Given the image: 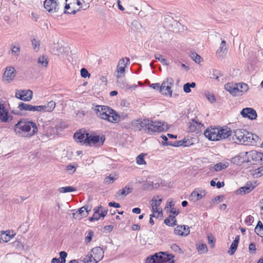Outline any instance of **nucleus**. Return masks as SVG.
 <instances>
[{"mask_svg":"<svg viewBox=\"0 0 263 263\" xmlns=\"http://www.w3.org/2000/svg\"><path fill=\"white\" fill-rule=\"evenodd\" d=\"M14 130L19 136L30 138L37 133L38 128L35 122L23 119L14 125Z\"/></svg>","mask_w":263,"mask_h":263,"instance_id":"nucleus-1","label":"nucleus"},{"mask_svg":"<svg viewBox=\"0 0 263 263\" xmlns=\"http://www.w3.org/2000/svg\"><path fill=\"white\" fill-rule=\"evenodd\" d=\"M94 112L98 117L111 123L119 122L120 120V115L107 106L97 105Z\"/></svg>","mask_w":263,"mask_h":263,"instance_id":"nucleus-2","label":"nucleus"},{"mask_svg":"<svg viewBox=\"0 0 263 263\" xmlns=\"http://www.w3.org/2000/svg\"><path fill=\"white\" fill-rule=\"evenodd\" d=\"M231 134L232 130L227 126L208 128L204 132L205 137L211 141H219L228 138Z\"/></svg>","mask_w":263,"mask_h":263,"instance_id":"nucleus-3","label":"nucleus"},{"mask_svg":"<svg viewBox=\"0 0 263 263\" xmlns=\"http://www.w3.org/2000/svg\"><path fill=\"white\" fill-rule=\"evenodd\" d=\"M55 103L53 101L49 102L47 105L34 106L30 104L20 102L18 105V108L22 111H47L51 112L53 110L55 107Z\"/></svg>","mask_w":263,"mask_h":263,"instance_id":"nucleus-4","label":"nucleus"},{"mask_svg":"<svg viewBox=\"0 0 263 263\" xmlns=\"http://www.w3.org/2000/svg\"><path fill=\"white\" fill-rule=\"evenodd\" d=\"M234 133L235 136L239 142L246 145L252 144L253 141H255L254 136L257 137L256 135L254 136L252 133H249L244 129H237Z\"/></svg>","mask_w":263,"mask_h":263,"instance_id":"nucleus-5","label":"nucleus"},{"mask_svg":"<svg viewBox=\"0 0 263 263\" xmlns=\"http://www.w3.org/2000/svg\"><path fill=\"white\" fill-rule=\"evenodd\" d=\"M145 263H174V261L170 260L167 255L161 252L148 257L146 259Z\"/></svg>","mask_w":263,"mask_h":263,"instance_id":"nucleus-6","label":"nucleus"},{"mask_svg":"<svg viewBox=\"0 0 263 263\" xmlns=\"http://www.w3.org/2000/svg\"><path fill=\"white\" fill-rule=\"evenodd\" d=\"M168 129L167 124L161 121H152L149 120L147 132L152 134L154 132H161Z\"/></svg>","mask_w":263,"mask_h":263,"instance_id":"nucleus-7","label":"nucleus"},{"mask_svg":"<svg viewBox=\"0 0 263 263\" xmlns=\"http://www.w3.org/2000/svg\"><path fill=\"white\" fill-rule=\"evenodd\" d=\"M174 83V81L172 78H167L162 82L160 86V92L162 94L172 96V90L171 88Z\"/></svg>","mask_w":263,"mask_h":263,"instance_id":"nucleus-8","label":"nucleus"},{"mask_svg":"<svg viewBox=\"0 0 263 263\" xmlns=\"http://www.w3.org/2000/svg\"><path fill=\"white\" fill-rule=\"evenodd\" d=\"M159 196H154L152 199L150 201V204L152 206V211L153 213H157V217L162 215V209L159 208V206L161 204L162 199L159 198Z\"/></svg>","mask_w":263,"mask_h":263,"instance_id":"nucleus-9","label":"nucleus"},{"mask_svg":"<svg viewBox=\"0 0 263 263\" xmlns=\"http://www.w3.org/2000/svg\"><path fill=\"white\" fill-rule=\"evenodd\" d=\"M44 6L49 12L55 13L59 10L60 3L57 0H45Z\"/></svg>","mask_w":263,"mask_h":263,"instance_id":"nucleus-10","label":"nucleus"},{"mask_svg":"<svg viewBox=\"0 0 263 263\" xmlns=\"http://www.w3.org/2000/svg\"><path fill=\"white\" fill-rule=\"evenodd\" d=\"M33 92L30 90H17L15 92V97L24 101H29L32 98Z\"/></svg>","mask_w":263,"mask_h":263,"instance_id":"nucleus-11","label":"nucleus"},{"mask_svg":"<svg viewBox=\"0 0 263 263\" xmlns=\"http://www.w3.org/2000/svg\"><path fill=\"white\" fill-rule=\"evenodd\" d=\"M188 128L190 132L199 133L204 128V126L199 121L196 119H193L190 122Z\"/></svg>","mask_w":263,"mask_h":263,"instance_id":"nucleus-12","label":"nucleus"},{"mask_svg":"<svg viewBox=\"0 0 263 263\" xmlns=\"http://www.w3.org/2000/svg\"><path fill=\"white\" fill-rule=\"evenodd\" d=\"M13 117L9 115L8 111L5 109L4 105L0 102V120L2 122H8L11 121Z\"/></svg>","mask_w":263,"mask_h":263,"instance_id":"nucleus-13","label":"nucleus"},{"mask_svg":"<svg viewBox=\"0 0 263 263\" xmlns=\"http://www.w3.org/2000/svg\"><path fill=\"white\" fill-rule=\"evenodd\" d=\"M88 139L87 140V144L89 145H93L94 146H101L103 145L105 138L103 139L101 137L100 139L99 136L90 135H88Z\"/></svg>","mask_w":263,"mask_h":263,"instance_id":"nucleus-14","label":"nucleus"},{"mask_svg":"<svg viewBox=\"0 0 263 263\" xmlns=\"http://www.w3.org/2000/svg\"><path fill=\"white\" fill-rule=\"evenodd\" d=\"M88 135V133H86L85 130L81 129L74 134L73 137L78 142L87 143V140L89 138Z\"/></svg>","mask_w":263,"mask_h":263,"instance_id":"nucleus-15","label":"nucleus"},{"mask_svg":"<svg viewBox=\"0 0 263 263\" xmlns=\"http://www.w3.org/2000/svg\"><path fill=\"white\" fill-rule=\"evenodd\" d=\"M15 69L13 67H8L6 68L3 77V80L6 81L7 82H10L15 77Z\"/></svg>","mask_w":263,"mask_h":263,"instance_id":"nucleus-16","label":"nucleus"},{"mask_svg":"<svg viewBox=\"0 0 263 263\" xmlns=\"http://www.w3.org/2000/svg\"><path fill=\"white\" fill-rule=\"evenodd\" d=\"M240 114L243 117L248 118L251 120L256 119L257 117L256 111L252 108H243Z\"/></svg>","mask_w":263,"mask_h":263,"instance_id":"nucleus-17","label":"nucleus"},{"mask_svg":"<svg viewBox=\"0 0 263 263\" xmlns=\"http://www.w3.org/2000/svg\"><path fill=\"white\" fill-rule=\"evenodd\" d=\"M224 88L233 96L240 95L239 94V89L237 84L228 83L224 85Z\"/></svg>","mask_w":263,"mask_h":263,"instance_id":"nucleus-18","label":"nucleus"},{"mask_svg":"<svg viewBox=\"0 0 263 263\" xmlns=\"http://www.w3.org/2000/svg\"><path fill=\"white\" fill-rule=\"evenodd\" d=\"M249 156L254 161L257 163H263V154L256 151L248 152Z\"/></svg>","mask_w":263,"mask_h":263,"instance_id":"nucleus-19","label":"nucleus"},{"mask_svg":"<svg viewBox=\"0 0 263 263\" xmlns=\"http://www.w3.org/2000/svg\"><path fill=\"white\" fill-rule=\"evenodd\" d=\"M227 52L226 46V42L224 40L221 41L220 47L216 52L217 57L220 60H222L225 57Z\"/></svg>","mask_w":263,"mask_h":263,"instance_id":"nucleus-20","label":"nucleus"},{"mask_svg":"<svg viewBox=\"0 0 263 263\" xmlns=\"http://www.w3.org/2000/svg\"><path fill=\"white\" fill-rule=\"evenodd\" d=\"M248 154V152L241 153L238 155L231 159V162L234 164L240 165L246 161L245 157Z\"/></svg>","mask_w":263,"mask_h":263,"instance_id":"nucleus-21","label":"nucleus"},{"mask_svg":"<svg viewBox=\"0 0 263 263\" xmlns=\"http://www.w3.org/2000/svg\"><path fill=\"white\" fill-rule=\"evenodd\" d=\"M148 119H139L136 121L135 127L139 130H144L147 132V127L148 125Z\"/></svg>","mask_w":263,"mask_h":263,"instance_id":"nucleus-22","label":"nucleus"},{"mask_svg":"<svg viewBox=\"0 0 263 263\" xmlns=\"http://www.w3.org/2000/svg\"><path fill=\"white\" fill-rule=\"evenodd\" d=\"M176 235L187 236L190 233L189 227L186 226H178L174 230Z\"/></svg>","mask_w":263,"mask_h":263,"instance_id":"nucleus-23","label":"nucleus"},{"mask_svg":"<svg viewBox=\"0 0 263 263\" xmlns=\"http://www.w3.org/2000/svg\"><path fill=\"white\" fill-rule=\"evenodd\" d=\"M91 253L94 258L98 262L100 261L104 257V251L103 249L100 247H95L91 250Z\"/></svg>","mask_w":263,"mask_h":263,"instance_id":"nucleus-24","label":"nucleus"},{"mask_svg":"<svg viewBox=\"0 0 263 263\" xmlns=\"http://www.w3.org/2000/svg\"><path fill=\"white\" fill-rule=\"evenodd\" d=\"M254 188V186H253L251 184H247L245 186L240 187L239 190L237 191V194H246L249 193Z\"/></svg>","mask_w":263,"mask_h":263,"instance_id":"nucleus-25","label":"nucleus"},{"mask_svg":"<svg viewBox=\"0 0 263 263\" xmlns=\"http://www.w3.org/2000/svg\"><path fill=\"white\" fill-rule=\"evenodd\" d=\"M239 241V236H237L231 245L230 250L228 251L230 255H233L236 251Z\"/></svg>","mask_w":263,"mask_h":263,"instance_id":"nucleus-26","label":"nucleus"},{"mask_svg":"<svg viewBox=\"0 0 263 263\" xmlns=\"http://www.w3.org/2000/svg\"><path fill=\"white\" fill-rule=\"evenodd\" d=\"M133 191V188L128 186H126L122 190L118 191L117 193L116 196L118 197L123 196L125 197L127 195Z\"/></svg>","mask_w":263,"mask_h":263,"instance_id":"nucleus-27","label":"nucleus"},{"mask_svg":"<svg viewBox=\"0 0 263 263\" xmlns=\"http://www.w3.org/2000/svg\"><path fill=\"white\" fill-rule=\"evenodd\" d=\"M100 208H102V206L100 205L99 206L94 209L95 212L92 217L89 218V221H92L93 220H98L101 217H102L100 214Z\"/></svg>","mask_w":263,"mask_h":263,"instance_id":"nucleus-28","label":"nucleus"},{"mask_svg":"<svg viewBox=\"0 0 263 263\" xmlns=\"http://www.w3.org/2000/svg\"><path fill=\"white\" fill-rule=\"evenodd\" d=\"M164 222L168 226L173 227L176 225L177 220L175 216L170 215L168 218L164 220Z\"/></svg>","mask_w":263,"mask_h":263,"instance_id":"nucleus-29","label":"nucleus"},{"mask_svg":"<svg viewBox=\"0 0 263 263\" xmlns=\"http://www.w3.org/2000/svg\"><path fill=\"white\" fill-rule=\"evenodd\" d=\"M64 47L60 44L58 43L54 45L53 52L55 54H62L64 52Z\"/></svg>","mask_w":263,"mask_h":263,"instance_id":"nucleus-30","label":"nucleus"},{"mask_svg":"<svg viewBox=\"0 0 263 263\" xmlns=\"http://www.w3.org/2000/svg\"><path fill=\"white\" fill-rule=\"evenodd\" d=\"M202 197V195L200 194L198 192L194 191L191 194L189 197V199L190 200H192L193 201H196Z\"/></svg>","mask_w":263,"mask_h":263,"instance_id":"nucleus-31","label":"nucleus"},{"mask_svg":"<svg viewBox=\"0 0 263 263\" xmlns=\"http://www.w3.org/2000/svg\"><path fill=\"white\" fill-rule=\"evenodd\" d=\"M118 178L117 175L110 174L108 176L106 177L104 179V183L106 184L112 183Z\"/></svg>","mask_w":263,"mask_h":263,"instance_id":"nucleus-32","label":"nucleus"},{"mask_svg":"<svg viewBox=\"0 0 263 263\" xmlns=\"http://www.w3.org/2000/svg\"><path fill=\"white\" fill-rule=\"evenodd\" d=\"M11 51L12 54L18 57L20 53V47L18 45L12 44L11 46Z\"/></svg>","mask_w":263,"mask_h":263,"instance_id":"nucleus-33","label":"nucleus"},{"mask_svg":"<svg viewBox=\"0 0 263 263\" xmlns=\"http://www.w3.org/2000/svg\"><path fill=\"white\" fill-rule=\"evenodd\" d=\"M31 41L34 50L36 52L39 51L40 48V41L35 38L31 39Z\"/></svg>","mask_w":263,"mask_h":263,"instance_id":"nucleus-34","label":"nucleus"},{"mask_svg":"<svg viewBox=\"0 0 263 263\" xmlns=\"http://www.w3.org/2000/svg\"><path fill=\"white\" fill-rule=\"evenodd\" d=\"M196 86L195 82L187 83L183 85V90L186 93H189L191 91V88H194Z\"/></svg>","mask_w":263,"mask_h":263,"instance_id":"nucleus-35","label":"nucleus"},{"mask_svg":"<svg viewBox=\"0 0 263 263\" xmlns=\"http://www.w3.org/2000/svg\"><path fill=\"white\" fill-rule=\"evenodd\" d=\"M120 87L126 90L135 89L137 87L136 84H128L126 82H122L120 85Z\"/></svg>","mask_w":263,"mask_h":263,"instance_id":"nucleus-36","label":"nucleus"},{"mask_svg":"<svg viewBox=\"0 0 263 263\" xmlns=\"http://www.w3.org/2000/svg\"><path fill=\"white\" fill-rule=\"evenodd\" d=\"M71 6H72V3L69 2L68 3H66V5L65 6V11H64L65 13H68V14H75L77 11L79 10H70Z\"/></svg>","mask_w":263,"mask_h":263,"instance_id":"nucleus-37","label":"nucleus"},{"mask_svg":"<svg viewBox=\"0 0 263 263\" xmlns=\"http://www.w3.org/2000/svg\"><path fill=\"white\" fill-rule=\"evenodd\" d=\"M237 86L239 89V94L241 92H245L248 90V85L244 83H240L237 84Z\"/></svg>","mask_w":263,"mask_h":263,"instance_id":"nucleus-38","label":"nucleus"},{"mask_svg":"<svg viewBox=\"0 0 263 263\" xmlns=\"http://www.w3.org/2000/svg\"><path fill=\"white\" fill-rule=\"evenodd\" d=\"M13 236V235H10V232L7 234L4 233L1 236V242H7L10 241Z\"/></svg>","mask_w":263,"mask_h":263,"instance_id":"nucleus-39","label":"nucleus"},{"mask_svg":"<svg viewBox=\"0 0 263 263\" xmlns=\"http://www.w3.org/2000/svg\"><path fill=\"white\" fill-rule=\"evenodd\" d=\"M84 262L85 263H97L98 261L96 260L94 258L92 254H91L90 255H87L84 258Z\"/></svg>","mask_w":263,"mask_h":263,"instance_id":"nucleus-40","label":"nucleus"},{"mask_svg":"<svg viewBox=\"0 0 263 263\" xmlns=\"http://www.w3.org/2000/svg\"><path fill=\"white\" fill-rule=\"evenodd\" d=\"M155 58L156 60L159 61L164 65L167 66L169 64L167 60L164 58H163L162 55L159 53H156L155 54Z\"/></svg>","mask_w":263,"mask_h":263,"instance_id":"nucleus-41","label":"nucleus"},{"mask_svg":"<svg viewBox=\"0 0 263 263\" xmlns=\"http://www.w3.org/2000/svg\"><path fill=\"white\" fill-rule=\"evenodd\" d=\"M76 190L75 188L71 186H68L65 187H62L59 188V191L60 193H65L67 192H71L75 191Z\"/></svg>","mask_w":263,"mask_h":263,"instance_id":"nucleus-42","label":"nucleus"},{"mask_svg":"<svg viewBox=\"0 0 263 263\" xmlns=\"http://www.w3.org/2000/svg\"><path fill=\"white\" fill-rule=\"evenodd\" d=\"M37 62L38 64L42 65V66L46 67L48 65V61L46 57L42 56L38 58Z\"/></svg>","mask_w":263,"mask_h":263,"instance_id":"nucleus-43","label":"nucleus"},{"mask_svg":"<svg viewBox=\"0 0 263 263\" xmlns=\"http://www.w3.org/2000/svg\"><path fill=\"white\" fill-rule=\"evenodd\" d=\"M198 251L200 254H205L208 252V248L205 244H201L197 247Z\"/></svg>","mask_w":263,"mask_h":263,"instance_id":"nucleus-44","label":"nucleus"},{"mask_svg":"<svg viewBox=\"0 0 263 263\" xmlns=\"http://www.w3.org/2000/svg\"><path fill=\"white\" fill-rule=\"evenodd\" d=\"M190 57L193 59L196 63H200L201 62V57L196 52H192L190 54Z\"/></svg>","mask_w":263,"mask_h":263,"instance_id":"nucleus-45","label":"nucleus"},{"mask_svg":"<svg viewBox=\"0 0 263 263\" xmlns=\"http://www.w3.org/2000/svg\"><path fill=\"white\" fill-rule=\"evenodd\" d=\"M253 175L255 176L256 177H259L263 175V165L255 169L254 171Z\"/></svg>","mask_w":263,"mask_h":263,"instance_id":"nucleus-46","label":"nucleus"},{"mask_svg":"<svg viewBox=\"0 0 263 263\" xmlns=\"http://www.w3.org/2000/svg\"><path fill=\"white\" fill-rule=\"evenodd\" d=\"M125 67L117 66V74L116 75L117 77L120 78V77H122V76H124V73H125Z\"/></svg>","mask_w":263,"mask_h":263,"instance_id":"nucleus-47","label":"nucleus"},{"mask_svg":"<svg viewBox=\"0 0 263 263\" xmlns=\"http://www.w3.org/2000/svg\"><path fill=\"white\" fill-rule=\"evenodd\" d=\"M227 165L222 163H219L214 165V168L216 171H219L227 168Z\"/></svg>","mask_w":263,"mask_h":263,"instance_id":"nucleus-48","label":"nucleus"},{"mask_svg":"<svg viewBox=\"0 0 263 263\" xmlns=\"http://www.w3.org/2000/svg\"><path fill=\"white\" fill-rule=\"evenodd\" d=\"M144 155L141 154L136 158V162L139 165L145 164V161L144 159Z\"/></svg>","mask_w":263,"mask_h":263,"instance_id":"nucleus-49","label":"nucleus"},{"mask_svg":"<svg viewBox=\"0 0 263 263\" xmlns=\"http://www.w3.org/2000/svg\"><path fill=\"white\" fill-rule=\"evenodd\" d=\"M132 28L136 30H139L142 28V25L137 20H134L132 23Z\"/></svg>","mask_w":263,"mask_h":263,"instance_id":"nucleus-50","label":"nucleus"},{"mask_svg":"<svg viewBox=\"0 0 263 263\" xmlns=\"http://www.w3.org/2000/svg\"><path fill=\"white\" fill-rule=\"evenodd\" d=\"M81 76L82 78H86V77L89 78L90 77V74L86 68H82L81 69Z\"/></svg>","mask_w":263,"mask_h":263,"instance_id":"nucleus-51","label":"nucleus"},{"mask_svg":"<svg viewBox=\"0 0 263 263\" xmlns=\"http://www.w3.org/2000/svg\"><path fill=\"white\" fill-rule=\"evenodd\" d=\"M153 182H147L144 183L142 185V189L146 190H153Z\"/></svg>","mask_w":263,"mask_h":263,"instance_id":"nucleus-52","label":"nucleus"},{"mask_svg":"<svg viewBox=\"0 0 263 263\" xmlns=\"http://www.w3.org/2000/svg\"><path fill=\"white\" fill-rule=\"evenodd\" d=\"M221 74L220 73V72L216 69H214L213 70L212 73V77L211 78L213 79H215L217 81H219L218 79L220 76H221Z\"/></svg>","mask_w":263,"mask_h":263,"instance_id":"nucleus-53","label":"nucleus"},{"mask_svg":"<svg viewBox=\"0 0 263 263\" xmlns=\"http://www.w3.org/2000/svg\"><path fill=\"white\" fill-rule=\"evenodd\" d=\"M254 221V217L251 215L247 216L245 219V223L248 226H251Z\"/></svg>","mask_w":263,"mask_h":263,"instance_id":"nucleus-54","label":"nucleus"},{"mask_svg":"<svg viewBox=\"0 0 263 263\" xmlns=\"http://www.w3.org/2000/svg\"><path fill=\"white\" fill-rule=\"evenodd\" d=\"M205 95H206V98L210 102L214 103L215 102V101H216L215 97L213 94L208 92V93H206Z\"/></svg>","mask_w":263,"mask_h":263,"instance_id":"nucleus-55","label":"nucleus"},{"mask_svg":"<svg viewBox=\"0 0 263 263\" xmlns=\"http://www.w3.org/2000/svg\"><path fill=\"white\" fill-rule=\"evenodd\" d=\"M66 170L69 172V174H72L76 171V167L73 165H69L67 166Z\"/></svg>","mask_w":263,"mask_h":263,"instance_id":"nucleus-56","label":"nucleus"},{"mask_svg":"<svg viewBox=\"0 0 263 263\" xmlns=\"http://www.w3.org/2000/svg\"><path fill=\"white\" fill-rule=\"evenodd\" d=\"M184 146V139L180 141H176L174 142V146Z\"/></svg>","mask_w":263,"mask_h":263,"instance_id":"nucleus-57","label":"nucleus"},{"mask_svg":"<svg viewBox=\"0 0 263 263\" xmlns=\"http://www.w3.org/2000/svg\"><path fill=\"white\" fill-rule=\"evenodd\" d=\"M107 213V210L104 209L102 206V208L100 209V214L102 217H104Z\"/></svg>","mask_w":263,"mask_h":263,"instance_id":"nucleus-58","label":"nucleus"},{"mask_svg":"<svg viewBox=\"0 0 263 263\" xmlns=\"http://www.w3.org/2000/svg\"><path fill=\"white\" fill-rule=\"evenodd\" d=\"M117 66L122 67H126V65L125 63V61H124V58H122V59H120L119 60Z\"/></svg>","mask_w":263,"mask_h":263,"instance_id":"nucleus-59","label":"nucleus"},{"mask_svg":"<svg viewBox=\"0 0 263 263\" xmlns=\"http://www.w3.org/2000/svg\"><path fill=\"white\" fill-rule=\"evenodd\" d=\"M260 229H263V224L260 221H259L257 222V226H256V227L255 228V232L260 230Z\"/></svg>","mask_w":263,"mask_h":263,"instance_id":"nucleus-60","label":"nucleus"},{"mask_svg":"<svg viewBox=\"0 0 263 263\" xmlns=\"http://www.w3.org/2000/svg\"><path fill=\"white\" fill-rule=\"evenodd\" d=\"M92 236H93V232L92 231H89L87 236L86 237V240L88 242H89L92 239Z\"/></svg>","mask_w":263,"mask_h":263,"instance_id":"nucleus-61","label":"nucleus"},{"mask_svg":"<svg viewBox=\"0 0 263 263\" xmlns=\"http://www.w3.org/2000/svg\"><path fill=\"white\" fill-rule=\"evenodd\" d=\"M87 210V208L86 206H83L79 209L78 212L82 216H83L84 213H85V210Z\"/></svg>","mask_w":263,"mask_h":263,"instance_id":"nucleus-62","label":"nucleus"},{"mask_svg":"<svg viewBox=\"0 0 263 263\" xmlns=\"http://www.w3.org/2000/svg\"><path fill=\"white\" fill-rule=\"evenodd\" d=\"M150 87L154 89H159L160 91V86L159 83H153L150 85Z\"/></svg>","mask_w":263,"mask_h":263,"instance_id":"nucleus-63","label":"nucleus"},{"mask_svg":"<svg viewBox=\"0 0 263 263\" xmlns=\"http://www.w3.org/2000/svg\"><path fill=\"white\" fill-rule=\"evenodd\" d=\"M108 205L109 206H112V207H115V208H119L120 207V205L119 203H116V202H110L108 203Z\"/></svg>","mask_w":263,"mask_h":263,"instance_id":"nucleus-64","label":"nucleus"}]
</instances>
